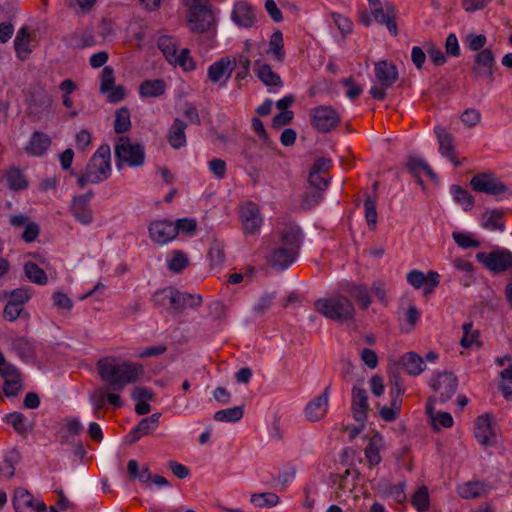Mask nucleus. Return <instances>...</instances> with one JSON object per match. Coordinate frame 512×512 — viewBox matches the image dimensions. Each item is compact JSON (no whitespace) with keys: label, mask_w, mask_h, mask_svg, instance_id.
<instances>
[{"label":"nucleus","mask_w":512,"mask_h":512,"mask_svg":"<svg viewBox=\"0 0 512 512\" xmlns=\"http://www.w3.org/2000/svg\"><path fill=\"white\" fill-rule=\"evenodd\" d=\"M383 448L384 440L379 433H375L368 439L367 445L364 448V456L370 468L381 463V451Z\"/></svg>","instance_id":"nucleus-27"},{"label":"nucleus","mask_w":512,"mask_h":512,"mask_svg":"<svg viewBox=\"0 0 512 512\" xmlns=\"http://www.w3.org/2000/svg\"><path fill=\"white\" fill-rule=\"evenodd\" d=\"M215 21L210 6L187 11V23L191 31L202 33L206 31Z\"/></svg>","instance_id":"nucleus-19"},{"label":"nucleus","mask_w":512,"mask_h":512,"mask_svg":"<svg viewBox=\"0 0 512 512\" xmlns=\"http://www.w3.org/2000/svg\"><path fill=\"white\" fill-rule=\"evenodd\" d=\"M127 470L133 479H138L142 483H147L151 480V474L146 466L140 468L136 460H130L127 464Z\"/></svg>","instance_id":"nucleus-54"},{"label":"nucleus","mask_w":512,"mask_h":512,"mask_svg":"<svg viewBox=\"0 0 512 512\" xmlns=\"http://www.w3.org/2000/svg\"><path fill=\"white\" fill-rule=\"evenodd\" d=\"M201 297L189 293L179 292L172 288V297H170V306L173 310H182L194 308L201 304Z\"/></svg>","instance_id":"nucleus-32"},{"label":"nucleus","mask_w":512,"mask_h":512,"mask_svg":"<svg viewBox=\"0 0 512 512\" xmlns=\"http://www.w3.org/2000/svg\"><path fill=\"white\" fill-rule=\"evenodd\" d=\"M186 123L180 119H175L167 133V141L174 149H180L186 146Z\"/></svg>","instance_id":"nucleus-34"},{"label":"nucleus","mask_w":512,"mask_h":512,"mask_svg":"<svg viewBox=\"0 0 512 512\" xmlns=\"http://www.w3.org/2000/svg\"><path fill=\"white\" fill-rule=\"evenodd\" d=\"M406 280L414 289H423V293L428 295L439 285L440 275L436 271L424 274L420 270L413 269L407 274Z\"/></svg>","instance_id":"nucleus-16"},{"label":"nucleus","mask_w":512,"mask_h":512,"mask_svg":"<svg viewBox=\"0 0 512 512\" xmlns=\"http://www.w3.org/2000/svg\"><path fill=\"white\" fill-rule=\"evenodd\" d=\"M166 263L170 271L180 273L189 265V259L182 251L174 250Z\"/></svg>","instance_id":"nucleus-48"},{"label":"nucleus","mask_w":512,"mask_h":512,"mask_svg":"<svg viewBox=\"0 0 512 512\" xmlns=\"http://www.w3.org/2000/svg\"><path fill=\"white\" fill-rule=\"evenodd\" d=\"M480 225L489 231H504L502 212L499 210H486L481 217Z\"/></svg>","instance_id":"nucleus-38"},{"label":"nucleus","mask_w":512,"mask_h":512,"mask_svg":"<svg viewBox=\"0 0 512 512\" xmlns=\"http://www.w3.org/2000/svg\"><path fill=\"white\" fill-rule=\"evenodd\" d=\"M255 73L257 77L266 85V86H282V81L280 76L272 70V68L262 62L261 60H257L254 63Z\"/></svg>","instance_id":"nucleus-35"},{"label":"nucleus","mask_w":512,"mask_h":512,"mask_svg":"<svg viewBox=\"0 0 512 512\" xmlns=\"http://www.w3.org/2000/svg\"><path fill=\"white\" fill-rule=\"evenodd\" d=\"M52 140L50 136L42 131H35L25 143L24 152L32 157L43 156L50 148Z\"/></svg>","instance_id":"nucleus-22"},{"label":"nucleus","mask_w":512,"mask_h":512,"mask_svg":"<svg viewBox=\"0 0 512 512\" xmlns=\"http://www.w3.org/2000/svg\"><path fill=\"white\" fill-rule=\"evenodd\" d=\"M158 47L170 65L180 68L188 73L196 69L197 65L188 48H179L177 40L171 36H161Z\"/></svg>","instance_id":"nucleus-5"},{"label":"nucleus","mask_w":512,"mask_h":512,"mask_svg":"<svg viewBox=\"0 0 512 512\" xmlns=\"http://www.w3.org/2000/svg\"><path fill=\"white\" fill-rule=\"evenodd\" d=\"M494 55L490 49H483L475 56L474 73L479 77H492Z\"/></svg>","instance_id":"nucleus-31"},{"label":"nucleus","mask_w":512,"mask_h":512,"mask_svg":"<svg viewBox=\"0 0 512 512\" xmlns=\"http://www.w3.org/2000/svg\"><path fill=\"white\" fill-rule=\"evenodd\" d=\"M470 185L475 191L490 195H499L507 191V187L491 173L475 175Z\"/></svg>","instance_id":"nucleus-17"},{"label":"nucleus","mask_w":512,"mask_h":512,"mask_svg":"<svg viewBox=\"0 0 512 512\" xmlns=\"http://www.w3.org/2000/svg\"><path fill=\"white\" fill-rule=\"evenodd\" d=\"M170 297H172V288L167 287L156 291L152 297V301L155 306L167 310L171 308Z\"/></svg>","instance_id":"nucleus-59"},{"label":"nucleus","mask_w":512,"mask_h":512,"mask_svg":"<svg viewBox=\"0 0 512 512\" xmlns=\"http://www.w3.org/2000/svg\"><path fill=\"white\" fill-rule=\"evenodd\" d=\"M453 199L462 206L465 211L471 210L474 206L473 196L458 185H453L450 189Z\"/></svg>","instance_id":"nucleus-46"},{"label":"nucleus","mask_w":512,"mask_h":512,"mask_svg":"<svg viewBox=\"0 0 512 512\" xmlns=\"http://www.w3.org/2000/svg\"><path fill=\"white\" fill-rule=\"evenodd\" d=\"M115 85L114 71L110 66H105L100 75V91L107 92Z\"/></svg>","instance_id":"nucleus-62"},{"label":"nucleus","mask_w":512,"mask_h":512,"mask_svg":"<svg viewBox=\"0 0 512 512\" xmlns=\"http://www.w3.org/2000/svg\"><path fill=\"white\" fill-rule=\"evenodd\" d=\"M160 414L154 413L149 417L143 418L127 436L130 443L137 442L141 437L149 435L159 426Z\"/></svg>","instance_id":"nucleus-26"},{"label":"nucleus","mask_w":512,"mask_h":512,"mask_svg":"<svg viewBox=\"0 0 512 512\" xmlns=\"http://www.w3.org/2000/svg\"><path fill=\"white\" fill-rule=\"evenodd\" d=\"M452 238L455 243L463 248H477L480 246V242L474 237L472 233L463 232V231H454L452 233Z\"/></svg>","instance_id":"nucleus-53"},{"label":"nucleus","mask_w":512,"mask_h":512,"mask_svg":"<svg viewBox=\"0 0 512 512\" xmlns=\"http://www.w3.org/2000/svg\"><path fill=\"white\" fill-rule=\"evenodd\" d=\"M83 430V425L77 418H70L63 421L61 428L58 431L62 442H68L69 438L78 435Z\"/></svg>","instance_id":"nucleus-44"},{"label":"nucleus","mask_w":512,"mask_h":512,"mask_svg":"<svg viewBox=\"0 0 512 512\" xmlns=\"http://www.w3.org/2000/svg\"><path fill=\"white\" fill-rule=\"evenodd\" d=\"M6 295L8 301L3 310V317L9 322H14L24 313L25 304L30 300L31 293L29 289L19 288Z\"/></svg>","instance_id":"nucleus-11"},{"label":"nucleus","mask_w":512,"mask_h":512,"mask_svg":"<svg viewBox=\"0 0 512 512\" xmlns=\"http://www.w3.org/2000/svg\"><path fill=\"white\" fill-rule=\"evenodd\" d=\"M115 154L117 157L118 168L122 163L130 167H139L144 164L145 154L143 147L132 142L128 137H120L115 145Z\"/></svg>","instance_id":"nucleus-6"},{"label":"nucleus","mask_w":512,"mask_h":512,"mask_svg":"<svg viewBox=\"0 0 512 512\" xmlns=\"http://www.w3.org/2000/svg\"><path fill=\"white\" fill-rule=\"evenodd\" d=\"M111 174V150L108 145L100 146L90 159L83 174L77 176L79 186L97 184L106 180Z\"/></svg>","instance_id":"nucleus-3"},{"label":"nucleus","mask_w":512,"mask_h":512,"mask_svg":"<svg viewBox=\"0 0 512 512\" xmlns=\"http://www.w3.org/2000/svg\"><path fill=\"white\" fill-rule=\"evenodd\" d=\"M283 48V35L280 31H275L270 38L267 53L273 55L277 61L282 62L285 57Z\"/></svg>","instance_id":"nucleus-50"},{"label":"nucleus","mask_w":512,"mask_h":512,"mask_svg":"<svg viewBox=\"0 0 512 512\" xmlns=\"http://www.w3.org/2000/svg\"><path fill=\"white\" fill-rule=\"evenodd\" d=\"M429 385L439 395L440 401L446 402L455 394L458 380L452 373L442 372L434 375Z\"/></svg>","instance_id":"nucleus-13"},{"label":"nucleus","mask_w":512,"mask_h":512,"mask_svg":"<svg viewBox=\"0 0 512 512\" xmlns=\"http://www.w3.org/2000/svg\"><path fill=\"white\" fill-rule=\"evenodd\" d=\"M409 171L415 175L425 173L427 176L434 178V173L429 165L420 158H411L407 163Z\"/></svg>","instance_id":"nucleus-58"},{"label":"nucleus","mask_w":512,"mask_h":512,"mask_svg":"<svg viewBox=\"0 0 512 512\" xmlns=\"http://www.w3.org/2000/svg\"><path fill=\"white\" fill-rule=\"evenodd\" d=\"M23 388L21 374L4 379L3 392L8 397L16 396Z\"/></svg>","instance_id":"nucleus-55"},{"label":"nucleus","mask_w":512,"mask_h":512,"mask_svg":"<svg viewBox=\"0 0 512 512\" xmlns=\"http://www.w3.org/2000/svg\"><path fill=\"white\" fill-rule=\"evenodd\" d=\"M35 34L28 27H21L14 39V48L20 60H26L32 52Z\"/></svg>","instance_id":"nucleus-25"},{"label":"nucleus","mask_w":512,"mask_h":512,"mask_svg":"<svg viewBox=\"0 0 512 512\" xmlns=\"http://www.w3.org/2000/svg\"><path fill=\"white\" fill-rule=\"evenodd\" d=\"M7 424L11 425L19 434L25 435L33 428V422L29 421L22 413L12 412L6 416Z\"/></svg>","instance_id":"nucleus-42"},{"label":"nucleus","mask_w":512,"mask_h":512,"mask_svg":"<svg viewBox=\"0 0 512 512\" xmlns=\"http://www.w3.org/2000/svg\"><path fill=\"white\" fill-rule=\"evenodd\" d=\"M166 91V84L162 79H150L143 81L138 89L141 98H156Z\"/></svg>","instance_id":"nucleus-36"},{"label":"nucleus","mask_w":512,"mask_h":512,"mask_svg":"<svg viewBox=\"0 0 512 512\" xmlns=\"http://www.w3.org/2000/svg\"><path fill=\"white\" fill-rule=\"evenodd\" d=\"M322 199V191L312 188L299 196L296 206L299 209L308 210L318 205Z\"/></svg>","instance_id":"nucleus-41"},{"label":"nucleus","mask_w":512,"mask_h":512,"mask_svg":"<svg viewBox=\"0 0 512 512\" xmlns=\"http://www.w3.org/2000/svg\"><path fill=\"white\" fill-rule=\"evenodd\" d=\"M314 309L325 318L341 323L352 320L355 314L353 303L343 295L319 298L314 302Z\"/></svg>","instance_id":"nucleus-4"},{"label":"nucleus","mask_w":512,"mask_h":512,"mask_svg":"<svg viewBox=\"0 0 512 512\" xmlns=\"http://www.w3.org/2000/svg\"><path fill=\"white\" fill-rule=\"evenodd\" d=\"M405 482H400L398 484H387L385 487L378 488V491L388 497H391L398 503H402L406 500V494H405Z\"/></svg>","instance_id":"nucleus-52"},{"label":"nucleus","mask_w":512,"mask_h":512,"mask_svg":"<svg viewBox=\"0 0 512 512\" xmlns=\"http://www.w3.org/2000/svg\"><path fill=\"white\" fill-rule=\"evenodd\" d=\"M243 406H235L222 409L214 414V419L218 422H237L243 417Z\"/></svg>","instance_id":"nucleus-51"},{"label":"nucleus","mask_w":512,"mask_h":512,"mask_svg":"<svg viewBox=\"0 0 512 512\" xmlns=\"http://www.w3.org/2000/svg\"><path fill=\"white\" fill-rule=\"evenodd\" d=\"M478 262L494 273H501L512 268V253L507 249L492 252H480L476 255Z\"/></svg>","instance_id":"nucleus-10"},{"label":"nucleus","mask_w":512,"mask_h":512,"mask_svg":"<svg viewBox=\"0 0 512 512\" xmlns=\"http://www.w3.org/2000/svg\"><path fill=\"white\" fill-rule=\"evenodd\" d=\"M426 412L429 415L431 423L435 429L449 428L453 425V417L448 412H435L433 400H429L426 405Z\"/></svg>","instance_id":"nucleus-39"},{"label":"nucleus","mask_w":512,"mask_h":512,"mask_svg":"<svg viewBox=\"0 0 512 512\" xmlns=\"http://www.w3.org/2000/svg\"><path fill=\"white\" fill-rule=\"evenodd\" d=\"M492 487L484 481H467L457 486L456 492L463 499H473L486 495Z\"/></svg>","instance_id":"nucleus-28"},{"label":"nucleus","mask_w":512,"mask_h":512,"mask_svg":"<svg viewBox=\"0 0 512 512\" xmlns=\"http://www.w3.org/2000/svg\"><path fill=\"white\" fill-rule=\"evenodd\" d=\"M236 66V60L229 57H223L214 62L208 68L209 80L220 86H226L231 74Z\"/></svg>","instance_id":"nucleus-18"},{"label":"nucleus","mask_w":512,"mask_h":512,"mask_svg":"<svg viewBox=\"0 0 512 512\" xmlns=\"http://www.w3.org/2000/svg\"><path fill=\"white\" fill-rule=\"evenodd\" d=\"M411 504L418 512H428L430 509V496L426 486L419 487L411 496Z\"/></svg>","instance_id":"nucleus-45"},{"label":"nucleus","mask_w":512,"mask_h":512,"mask_svg":"<svg viewBox=\"0 0 512 512\" xmlns=\"http://www.w3.org/2000/svg\"><path fill=\"white\" fill-rule=\"evenodd\" d=\"M462 329L461 346L463 348H479L481 345L480 334L478 330H473V324L471 322L464 323Z\"/></svg>","instance_id":"nucleus-43"},{"label":"nucleus","mask_w":512,"mask_h":512,"mask_svg":"<svg viewBox=\"0 0 512 512\" xmlns=\"http://www.w3.org/2000/svg\"><path fill=\"white\" fill-rule=\"evenodd\" d=\"M311 123L320 132H329L339 121V114L330 106H318L310 111Z\"/></svg>","instance_id":"nucleus-12"},{"label":"nucleus","mask_w":512,"mask_h":512,"mask_svg":"<svg viewBox=\"0 0 512 512\" xmlns=\"http://www.w3.org/2000/svg\"><path fill=\"white\" fill-rule=\"evenodd\" d=\"M367 2L374 20L380 24H384L388 31L396 36L398 29L396 24L397 10L395 6L389 1L367 0Z\"/></svg>","instance_id":"nucleus-9"},{"label":"nucleus","mask_w":512,"mask_h":512,"mask_svg":"<svg viewBox=\"0 0 512 512\" xmlns=\"http://www.w3.org/2000/svg\"><path fill=\"white\" fill-rule=\"evenodd\" d=\"M403 394L404 389L398 382H395V384H393L390 388V405L383 406L379 410L380 416L383 420L390 422L394 421L398 417L402 407Z\"/></svg>","instance_id":"nucleus-21"},{"label":"nucleus","mask_w":512,"mask_h":512,"mask_svg":"<svg viewBox=\"0 0 512 512\" xmlns=\"http://www.w3.org/2000/svg\"><path fill=\"white\" fill-rule=\"evenodd\" d=\"M474 435L483 446H493L497 443V428L490 415L483 414L477 417Z\"/></svg>","instance_id":"nucleus-14"},{"label":"nucleus","mask_w":512,"mask_h":512,"mask_svg":"<svg viewBox=\"0 0 512 512\" xmlns=\"http://www.w3.org/2000/svg\"><path fill=\"white\" fill-rule=\"evenodd\" d=\"M26 277L33 283L38 285H46L48 283L47 275L44 269L40 268L33 262H27L24 265Z\"/></svg>","instance_id":"nucleus-47"},{"label":"nucleus","mask_w":512,"mask_h":512,"mask_svg":"<svg viewBox=\"0 0 512 512\" xmlns=\"http://www.w3.org/2000/svg\"><path fill=\"white\" fill-rule=\"evenodd\" d=\"M375 77L378 84L370 89L373 98L382 100L386 96V89L391 87L398 79V71L394 64L380 61L375 64Z\"/></svg>","instance_id":"nucleus-7"},{"label":"nucleus","mask_w":512,"mask_h":512,"mask_svg":"<svg viewBox=\"0 0 512 512\" xmlns=\"http://www.w3.org/2000/svg\"><path fill=\"white\" fill-rule=\"evenodd\" d=\"M251 503L259 508H271L279 503V497L272 492L255 493L251 495Z\"/></svg>","instance_id":"nucleus-49"},{"label":"nucleus","mask_w":512,"mask_h":512,"mask_svg":"<svg viewBox=\"0 0 512 512\" xmlns=\"http://www.w3.org/2000/svg\"><path fill=\"white\" fill-rule=\"evenodd\" d=\"M5 179L11 190H24L28 187V180L24 172L17 167H10L5 173Z\"/></svg>","instance_id":"nucleus-40"},{"label":"nucleus","mask_w":512,"mask_h":512,"mask_svg":"<svg viewBox=\"0 0 512 512\" xmlns=\"http://www.w3.org/2000/svg\"><path fill=\"white\" fill-rule=\"evenodd\" d=\"M97 370L105 386L90 394L89 401L94 408V416L100 418L99 411L106 402L116 408L122 406L119 393L127 385L141 380L144 375V368L141 364L118 357H105L98 361Z\"/></svg>","instance_id":"nucleus-1"},{"label":"nucleus","mask_w":512,"mask_h":512,"mask_svg":"<svg viewBox=\"0 0 512 512\" xmlns=\"http://www.w3.org/2000/svg\"><path fill=\"white\" fill-rule=\"evenodd\" d=\"M499 388L506 400L512 399V365L505 368L500 373Z\"/></svg>","instance_id":"nucleus-56"},{"label":"nucleus","mask_w":512,"mask_h":512,"mask_svg":"<svg viewBox=\"0 0 512 512\" xmlns=\"http://www.w3.org/2000/svg\"><path fill=\"white\" fill-rule=\"evenodd\" d=\"M14 349L24 360H29L33 356L32 345L26 338H20L16 340L14 343Z\"/></svg>","instance_id":"nucleus-63"},{"label":"nucleus","mask_w":512,"mask_h":512,"mask_svg":"<svg viewBox=\"0 0 512 512\" xmlns=\"http://www.w3.org/2000/svg\"><path fill=\"white\" fill-rule=\"evenodd\" d=\"M369 404L367 392L360 387H354L352 390V412L353 417L358 422L366 419Z\"/></svg>","instance_id":"nucleus-29"},{"label":"nucleus","mask_w":512,"mask_h":512,"mask_svg":"<svg viewBox=\"0 0 512 512\" xmlns=\"http://www.w3.org/2000/svg\"><path fill=\"white\" fill-rule=\"evenodd\" d=\"M486 36L483 34L469 33L465 38L466 46L472 51L481 50L486 44Z\"/></svg>","instance_id":"nucleus-64"},{"label":"nucleus","mask_w":512,"mask_h":512,"mask_svg":"<svg viewBox=\"0 0 512 512\" xmlns=\"http://www.w3.org/2000/svg\"><path fill=\"white\" fill-rule=\"evenodd\" d=\"M232 20L239 27L249 28L255 22V14L251 6L244 1L235 4L232 14Z\"/></svg>","instance_id":"nucleus-30"},{"label":"nucleus","mask_w":512,"mask_h":512,"mask_svg":"<svg viewBox=\"0 0 512 512\" xmlns=\"http://www.w3.org/2000/svg\"><path fill=\"white\" fill-rule=\"evenodd\" d=\"M330 16L343 36H346L352 32L353 24L348 17H345L336 12H332Z\"/></svg>","instance_id":"nucleus-60"},{"label":"nucleus","mask_w":512,"mask_h":512,"mask_svg":"<svg viewBox=\"0 0 512 512\" xmlns=\"http://www.w3.org/2000/svg\"><path fill=\"white\" fill-rule=\"evenodd\" d=\"M435 132L439 142L440 154L455 165H458V162L455 160V147L452 136L443 127H436Z\"/></svg>","instance_id":"nucleus-33"},{"label":"nucleus","mask_w":512,"mask_h":512,"mask_svg":"<svg viewBox=\"0 0 512 512\" xmlns=\"http://www.w3.org/2000/svg\"><path fill=\"white\" fill-rule=\"evenodd\" d=\"M151 240L158 245H165L173 241L177 236V227L170 220H154L148 227Z\"/></svg>","instance_id":"nucleus-15"},{"label":"nucleus","mask_w":512,"mask_h":512,"mask_svg":"<svg viewBox=\"0 0 512 512\" xmlns=\"http://www.w3.org/2000/svg\"><path fill=\"white\" fill-rule=\"evenodd\" d=\"M330 387L325 388L324 392L310 401L305 408V415L310 421H318L324 418L328 411Z\"/></svg>","instance_id":"nucleus-24"},{"label":"nucleus","mask_w":512,"mask_h":512,"mask_svg":"<svg viewBox=\"0 0 512 512\" xmlns=\"http://www.w3.org/2000/svg\"><path fill=\"white\" fill-rule=\"evenodd\" d=\"M239 220L245 235L259 234L264 224L259 206L252 201H246L240 205Z\"/></svg>","instance_id":"nucleus-8"},{"label":"nucleus","mask_w":512,"mask_h":512,"mask_svg":"<svg viewBox=\"0 0 512 512\" xmlns=\"http://www.w3.org/2000/svg\"><path fill=\"white\" fill-rule=\"evenodd\" d=\"M13 505L17 512H44L46 510L45 503L25 489H18L15 492Z\"/></svg>","instance_id":"nucleus-20"},{"label":"nucleus","mask_w":512,"mask_h":512,"mask_svg":"<svg viewBox=\"0 0 512 512\" xmlns=\"http://www.w3.org/2000/svg\"><path fill=\"white\" fill-rule=\"evenodd\" d=\"M340 84L346 88L345 95L349 100H355L363 92V88L351 78L342 79Z\"/></svg>","instance_id":"nucleus-61"},{"label":"nucleus","mask_w":512,"mask_h":512,"mask_svg":"<svg viewBox=\"0 0 512 512\" xmlns=\"http://www.w3.org/2000/svg\"><path fill=\"white\" fill-rule=\"evenodd\" d=\"M131 126L130 113L127 108H121L116 112L114 129L117 133L126 132Z\"/></svg>","instance_id":"nucleus-57"},{"label":"nucleus","mask_w":512,"mask_h":512,"mask_svg":"<svg viewBox=\"0 0 512 512\" xmlns=\"http://www.w3.org/2000/svg\"><path fill=\"white\" fill-rule=\"evenodd\" d=\"M404 370L411 376H418L425 370L424 359L415 352H407L401 357Z\"/></svg>","instance_id":"nucleus-37"},{"label":"nucleus","mask_w":512,"mask_h":512,"mask_svg":"<svg viewBox=\"0 0 512 512\" xmlns=\"http://www.w3.org/2000/svg\"><path fill=\"white\" fill-rule=\"evenodd\" d=\"M303 240L301 228L295 223H278L265 248V258L275 269H287L298 255Z\"/></svg>","instance_id":"nucleus-2"},{"label":"nucleus","mask_w":512,"mask_h":512,"mask_svg":"<svg viewBox=\"0 0 512 512\" xmlns=\"http://www.w3.org/2000/svg\"><path fill=\"white\" fill-rule=\"evenodd\" d=\"M90 198V194H85L74 197L72 201L71 213L83 225H89L93 221V213L89 207Z\"/></svg>","instance_id":"nucleus-23"}]
</instances>
